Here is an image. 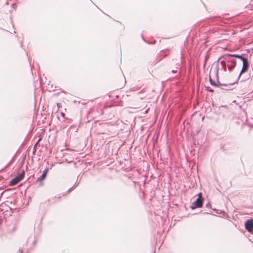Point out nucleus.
<instances>
[{
	"mask_svg": "<svg viewBox=\"0 0 253 253\" xmlns=\"http://www.w3.org/2000/svg\"><path fill=\"white\" fill-rule=\"evenodd\" d=\"M226 58L235 57L239 59H240L241 60H242L243 61V67H242V69L241 70V73L240 74V77L241 76V75L242 74L248 71L249 67V64L247 59L245 58L241 55H237V54H234V55L226 54Z\"/></svg>",
	"mask_w": 253,
	"mask_h": 253,
	"instance_id": "f257e3e1",
	"label": "nucleus"
},
{
	"mask_svg": "<svg viewBox=\"0 0 253 253\" xmlns=\"http://www.w3.org/2000/svg\"><path fill=\"white\" fill-rule=\"evenodd\" d=\"M25 175V171L24 170L22 171L21 173H20L18 176H16L14 178L12 179L10 182V185L11 186L15 185L18 183L21 180L23 179Z\"/></svg>",
	"mask_w": 253,
	"mask_h": 253,
	"instance_id": "f03ea898",
	"label": "nucleus"
},
{
	"mask_svg": "<svg viewBox=\"0 0 253 253\" xmlns=\"http://www.w3.org/2000/svg\"><path fill=\"white\" fill-rule=\"evenodd\" d=\"M245 228L249 232L253 231V219L248 220L245 223Z\"/></svg>",
	"mask_w": 253,
	"mask_h": 253,
	"instance_id": "7ed1b4c3",
	"label": "nucleus"
},
{
	"mask_svg": "<svg viewBox=\"0 0 253 253\" xmlns=\"http://www.w3.org/2000/svg\"><path fill=\"white\" fill-rule=\"evenodd\" d=\"M193 205L197 208H201L202 207L203 199L202 198L201 193L198 194V198L196 199V201L193 203Z\"/></svg>",
	"mask_w": 253,
	"mask_h": 253,
	"instance_id": "20e7f679",
	"label": "nucleus"
},
{
	"mask_svg": "<svg viewBox=\"0 0 253 253\" xmlns=\"http://www.w3.org/2000/svg\"><path fill=\"white\" fill-rule=\"evenodd\" d=\"M226 55H224L225 59L227 60H228L229 61L231 62V63H232V65H231V66L228 67V70L229 71H231L232 69H233L235 67V65L236 64V61L235 60H230L231 57L226 58Z\"/></svg>",
	"mask_w": 253,
	"mask_h": 253,
	"instance_id": "39448f33",
	"label": "nucleus"
},
{
	"mask_svg": "<svg viewBox=\"0 0 253 253\" xmlns=\"http://www.w3.org/2000/svg\"><path fill=\"white\" fill-rule=\"evenodd\" d=\"M48 170V169H45L43 171L42 174L38 178V181H40L41 183V184H42V181L45 179Z\"/></svg>",
	"mask_w": 253,
	"mask_h": 253,
	"instance_id": "423d86ee",
	"label": "nucleus"
},
{
	"mask_svg": "<svg viewBox=\"0 0 253 253\" xmlns=\"http://www.w3.org/2000/svg\"><path fill=\"white\" fill-rule=\"evenodd\" d=\"M224 70L225 71H226V62L225 61H221L220 62Z\"/></svg>",
	"mask_w": 253,
	"mask_h": 253,
	"instance_id": "0eeeda50",
	"label": "nucleus"
},
{
	"mask_svg": "<svg viewBox=\"0 0 253 253\" xmlns=\"http://www.w3.org/2000/svg\"><path fill=\"white\" fill-rule=\"evenodd\" d=\"M210 82L211 84L213 85L214 86H216V84L212 82L211 80H210Z\"/></svg>",
	"mask_w": 253,
	"mask_h": 253,
	"instance_id": "6e6552de",
	"label": "nucleus"
},
{
	"mask_svg": "<svg viewBox=\"0 0 253 253\" xmlns=\"http://www.w3.org/2000/svg\"><path fill=\"white\" fill-rule=\"evenodd\" d=\"M23 253V250L22 249H20L18 251V253Z\"/></svg>",
	"mask_w": 253,
	"mask_h": 253,
	"instance_id": "1a4fd4ad",
	"label": "nucleus"
},
{
	"mask_svg": "<svg viewBox=\"0 0 253 253\" xmlns=\"http://www.w3.org/2000/svg\"><path fill=\"white\" fill-rule=\"evenodd\" d=\"M62 116L64 117H65V114L64 113H61Z\"/></svg>",
	"mask_w": 253,
	"mask_h": 253,
	"instance_id": "9d476101",
	"label": "nucleus"
},
{
	"mask_svg": "<svg viewBox=\"0 0 253 253\" xmlns=\"http://www.w3.org/2000/svg\"><path fill=\"white\" fill-rule=\"evenodd\" d=\"M57 105L58 107H60V105H59V104H57Z\"/></svg>",
	"mask_w": 253,
	"mask_h": 253,
	"instance_id": "9b49d317",
	"label": "nucleus"
},
{
	"mask_svg": "<svg viewBox=\"0 0 253 253\" xmlns=\"http://www.w3.org/2000/svg\"><path fill=\"white\" fill-rule=\"evenodd\" d=\"M57 105L58 107H60V105H59V104H57Z\"/></svg>",
	"mask_w": 253,
	"mask_h": 253,
	"instance_id": "f8f14e48",
	"label": "nucleus"
}]
</instances>
